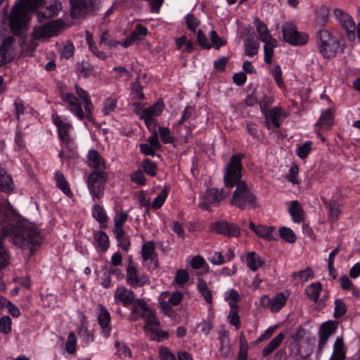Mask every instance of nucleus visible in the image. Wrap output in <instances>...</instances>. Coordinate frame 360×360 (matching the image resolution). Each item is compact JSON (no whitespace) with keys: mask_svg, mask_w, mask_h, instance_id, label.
Returning <instances> with one entry per match:
<instances>
[{"mask_svg":"<svg viewBox=\"0 0 360 360\" xmlns=\"http://www.w3.org/2000/svg\"><path fill=\"white\" fill-rule=\"evenodd\" d=\"M18 214L11 208L7 212L0 207V271L9 263V256L4 247V240L10 236L14 245L21 249H29L30 255L35 254L42 244L44 236L41 231L32 223L15 221Z\"/></svg>","mask_w":360,"mask_h":360,"instance_id":"obj_1","label":"nucleus"},{"mask_svg":"<svg viewBox=\"0 0 360 360\" xmlns=\"http://www.w3.org/2000/svg\"><path fill=\"white\" fill-rule=\"evenodd\" d=\"M244 157L245 155L241 153L233 155L224 167L223 176L225 188L231 192L235 188L230 200L231 204L241 210L255 208L257 206L256 195L242 179V160Z\"/></svg>","mask_w":360,"mask_h":360,"instance_id":"obj_2","label":"nucleus"},{"mask_svg":"<svg viewBox=\"0 0 360 360\" xmlns=\"http://www.w3.org/2000/svg\"><path fill=\"white\" fill-rule=\"evenodd\" d=\"M87 160L89 166L95 171L89 174L86 181L89 192L94 202H100L104 196L108 174L105 169V162L98 150L91 149L88 152Z\"/></svg>","mask_w":360,"mask_h":360,"instance_id":"obj_3","label":"nucleus"},{"mask_svg":"<svg viewBox=\"0 0 360 360\" xmlns=\"http://www.w3.org/2000/svg\"><path fill=\"white\" fill-rule=\"evenodd\" d=\"M43 0H18L8 16L9 27L15 36H21L27 29L30 14L42 7Z\"/></svg>","mask_w":360,"mask_h":360,"instance_id":"obj_4","label":"nucleus"},{"mask_svg":"<svg viewBox=\"0 0 360 360\" xmlns=\"http://www.w3.org/2000/svg\"><path fill=\"white\" fill-rule=\"evenodd\" d=\"M77 97L72 93L62 92L60 98L63 102L66 103L68 109L79 120H87L94 122L93 116L94 105L89 97V93L79 87L75 86Z\"/></svg>","mask_w":360,"mask_h":360,"instance_id":"obj_5","label":"nucleus"},{"mask_svg":"<svg viewBox=\"0 0 360 360\" xmlns=\"http://www.w3.org/2000/svg\"><path fill=\"white\" fill-rule=\"evenodd\" d=\"M319 53L325 58L335 57L340 44L337 38L333 37L326 30H320L316 33Z\"/></svg>","mask_w":360,"mask_h":360,"instance_id":"obj_6","label":"nucleus"},{"mask_svg":"<svg viewBox=\"0 0 360 360\" xmlns=\"http://www.w3.org/2000/svg\"><path fill=\"white\" fill-rule=\"evenodd\" d=\"M281 32L283 41L294 46H304L309 41L308 34L299 32L292 23L285 22L283 24Z\"/></svg>","mask_w":360,"mask_h":360,"instance_id":"obj_7","label":"nucleus"},{"mask_svg":"<svg viewBox=\"0 0 360 360\" xmlns=\"http://www.w3.org/2000/svg\"><path fill=\"white\" fill-rule=\"evenodd\" d=\"M333 15L345 30L347 40L351 42L354 41L356 24L352 15L340 8H335Z\"/></svg>","mask_w":360,"mask_h":360,"instance_id":"obj_8","label":"nucleus"},{"mask_svg":"<svg viewBox=\"0 0 360 360\" xmlns=\"http://www.w3.org/2000/svg\"><path fill=\"white\" fill-rule=\"evenodd\" d=\"M226 188L218 189L211 188L206 191L202 198L200 207L205 210H210L212 206L218 205L221 201L224 200L229 194L230 191H226Z\"/></svg>","mask_w":360,"mask_h":360,"instance_id":"obj_9","label":"nucleus"},{"mask_svg":"<svg viewBox=\"0 0 360 360\" xmlns=\"http://www.w3.org/2000/svg\"><path fill=\"white\" fill-rule=\"evenodd\" d=\"M131 314L143 319L148 324L156 326L160 323L153 311L148 307V304L142 299H136L134 304Z\"/></svg>","mask_w":360,"mask_h":360,"instance_id":"obj_10","label":"nucleus"},{"mask_svg":"<svg viewBox=\"0 0 360 360\" xmlns=\"http://www.w3.org/2000/svg\"><path fill=\"white\" fill-rule=\"evenodd\" d=\"M338 330V323L335 321L328 320L323 322L319 327L318 332L319 342L316 349L317 356H321L331 335Z\"/></svg>","mask_w":360,"mask_h":360,"instance_id":"obj_11","label":"nucleus"},{"mask_svg":"<svg viewBox=\"0 0 360 360\" xmlns=\"http://www.w3.org/2000/svg\"><path fill=\"white\" fill-rule=\"evenodd\" d=\"M210 230L211 232L217 233L228 238H237L240 236V229L237 224L230 223L224 219L212 222L210 224Z\"/></svg>","mask_w":360,"mask_h":360,"instance_id":"obj_12","label":"nucleus"},{"mask_svg":"<svg viewBox=\"0 0 360 360\" xmlns=\"http://www.w3.org/2000/svg\"><path fill=\"white\" fill-rule=\"evenodd\" d=\"M184 295L180 291L172 292L168 300L160 302V307L162 312L172 320H176L177 314L173 306L179 305L183 300Z\"/></svg>","mask_w":360,"mask_h":360,"instance_id":"obj_13","label":"nucleus"},{"mask_svg":"<svg viewBox=\"0 0 360 360\" xmlns=\"http://www.w3.org/2000/svg\"><path fill=\"white\" fill-rule=\"evenodd\" d=\"M52 121L57 128L59 140L67 148L70 149L72 139L69 134V131L72 128V124L68 122H64L60 116L57 114L52 115Z\"/></svg>","mask_w":360,"mask_h":360,"instance_id":"obj_14","label":"nucleus"},{"mask_svg":"<svg viewBox=\"0 0 360 360\" xmlns=\"http://www.w3.org/2000/svg\"><path fill=\"white\" fill-rule=\"evenodd\" d=\"M70 15L73 19L84 17L94 9V0H70Z\"/></svg>","mask_w":360,"mask_h":360,"instance_id":"obj_15","label":"nucleus"},{"mask_svg":"<svg viewBox=\"0 0 360 360\" xmlns=\"http://www.w3.org/2000/svg\"><path fill=\"white\" fill-rule=\"evenodd\" d=\"M15 41L13 36H8L2 40L0 45V67L13 60Z\"/></svg>","mask_w":360,"mask_h":360,"instance_id":"obj_16","label":"nucleus"},{"mask_svg":"<svg viewBox=\"0 0 360 360\" xmlns=\"http://www.w3.org/2000/svg\"><path fill=\"white\" fill-rule=\"evenodd\" d=\"M126 272V281L130 286L133 288L142 287L146 284L148 277L144 274H139L137 265H127Z\"/></svg>","mask_w":360,"mask_h":360,"instance_id":"obj_17","label":"nucleus"},{"mask_svg":"<svg viewBox=\"0 0 360 360\" xmlns=\"http://www.w3.org/2000/svg\"><path fill=\"white\" fill-rule=\"evenodd\" d=\"M115 300L120 302L123 307H127L129 305L135 304V293L132 290L127 288L124 285H119L114 295Z\"/></svg>","mask_w":360,"mask_h":360,"instance_id":"obj_18","label":"nucleus"},{"mask_svg":"<svg viewBox=\"0 0 360 360\" xmlns=\"http://www.w3.org/2000/svg\"><path fill=\"white\" fill-rule=\"evenodd\" d=\"M249 228L258 237L267 241L276 240L275 228L274 226H267L262 224L256 225L254 222L249 223Z\"/></svg>","mask_w":360,"mask_h":360,"instance_id":"obj_19","label":"nucleus"},{"mask_svg":"<svg viewBox=\"0 0 360 360\" xmlns=\"http://www.w3.org/2000/svg\"><path fill=\"white\" fill-rule=\"evenodd\" d=\"M262 114L266 118V127L268 129H271L270 124H273L276 128H279L281 125L280 117L286 116L284 110L280 106H275Z\"/></svg>","mask_w":360,"mask_h":360,"instance_id":"obj_20","label":"nucleus"},{"mask_svg":"<svg viewBox=\"0 0 360 360\" xmlns=\"http://www.w3.org/2000/svg\"><path fill=\"white\" fill-rule=\"evenodd\" d=\"M100 311L98 316V323L102 330V335L108 338L110 336L112 327L110 325L111 316L107 309L99 305Z\"/></svg>","mask_w":360,"mask_h":360,"instance_id":"obj_21","label":"nucleus"},{"mask_svg":"<svg viewBox=\"0 0 360 360\" xmlns=\"http://www.w3.org/2000/svg\"><path fill=\"white\" fill-rule=\"evenodd\" d=\"M59 29L60 26L58 22H52L35 30L33 34V37L35 39L49 38L54 36Z\"/></svg>","mask_w":360,"mask_h":360,"instance_id":"obj_22","label":"nucleus"},{"mask_svg":"<svg viewBox=\"0 0 360 360\" xmlns=\"http://www.w3.org/2000/svg\"><path fill=\"white\" fill-rule=\"evenodd\" d=\"M94 245L98 252H105L110 247V239L107 233L102 231H95L94 233Z\"/></svg>","mask_w":360,"mask_h":360,"instance_id":"obj_23","label":"nucleus"},{"mask_svg":"<svg viewBox=\"0 0 360 360\" xmlns=\"http://www.w3.org/2000/svg\"><path fill=\"white\" fill-rule=\"evenodd\" d=\"M155 246L153 241L144 243L141 248V256L144 261L150 260L155 267L158 266V254L155 251Z\"/></svg>","mask_w":360,"mask_h":360,"instance_id":"obj_24","label":"nucleus"},{"mask_svg":"<svg viewBox=\"0 0 360 360\" xmlns=\"http://www.w3.org/2000/svg\"><path fill=\"white\" fill-rule=\"evenodd\" d=\"M61 4L58 0H52L51 2L44 8L43 11H40L38 13L39 18L49 19L58 15L59 11L61 10Z\"/></svg>","mask_w":360,"mask_h":360,"instance_id":"obj_25","label":"nucleus"},{"mask_svg":"<svg viewBox=\"0 0 360 360\" xmlns=\"http://www.w3.org/2000/svg\"><path fill=\"white\" fill-rule=\"evenodd\" d=\"M14 189L15 184L11 176L4 169L0 168V191L10 195Z\"/></svg>","mask_w":360,"mask_h":360,"instance_id":"obj_26","label":"nucleus"},{"mask_svg":"<svg viewBox=\"0 0 360 360\" xmlns=\"http://www.w3.org/2000/svg\"><path fill=\"white\" fill-rule=\"evenodd\" d=\"M292 220L296 224H300L304 219V211L301 203L298 200H292L288 209Z\"/></svg>","mask_w":360,"mask_h":360,"instance_id":"obj_27","label":"nucleus"},{"mask_svg":"<svg viewBox=\"0 0 360 360\" xmlns=\"http://www.w3.org/2000/svg\"><path fill=\"white\" fill-rule=\"evenodd\" d=\"M347 349L342 338L338 337L333 345V351L329 360H345Z\"/></svg>","mask_w":360,"mask_h":360,"instance_id":"obj_28","label":"nucleus"},{"mask_svg":"<svg viewBox=\"0 0 360 360\" xmlns=\"http://www.w3.org/2000/svg\"><path fill=\"white\" fill-rule=\"evenodd\" d=\"M247 266L252 271H256L264 264V261L255 252H249L245 257Z\"/></svg>","mask_w":360,"mask_h":360,"instance_id":"obj_29","label":"nucleus"},{"mask_svg":"<svg viewBox=\"0 0 360 360\" xmlns=\"http://www.w3.org/2000/svg\"><path fill=\"white\" fill-rule=\"evenodd\" d=\"M333 110L332 108H328L321 113L315 125L320 127L321 129H328L333 125Z\"/></svg>","mask_w":360,"mask_h":360,"instance_id":"obj_30","label":"nucleus"},{"mask_svg":"<svg viewBox=\"0 0 360 360\" xmlns=\"http://www.w3.org/2000/svg\"><path fill=\"white\" fill-rule=\"evenodd\" d=\"M54 179L57 187L67 196L70 197L72 195V192L70 188L68 181L65 179L64 174L62 172L56 170L54 172Z\"/></svg>","mask_w":360,"mask_h":360,"instance_id":"obj_31","label":"nucleus"},{"mask_svg":"<svg viewBox=\"0 0 360 360\" xmlns=\"http://www.w3.org/2000/svg\"><path fill=\"white\" fill-rule=\"evenodd\" d=\"M264 46V60L266 64H271L273 61L274 55V49L278 46V41L275 38H272L263 41Z\"/></svg>","mask_w":360,"mask_h":360,"instance_id":"obj_32","label":"nucleus"},{"mask_svg":"<svg viewBox=\"0 0 360 360\" xmlns=\"http://www.w3.org/2000/svg\"><path fill=\"white\" fill-rule=\"evenodd\" d=\"M91 215L99 224L101 229L105 228V224L108 220V217L104 208L99 204H95L92 207Z\"/></svg>","mask_w":360,"mask_h":360,"instance_id":"obj_33","label":"nucleus"},{"mask_svg":"<svg viewBox=\"0 0 360 360\" xmlns=\"http://www.w3.org/2000/svg\"><path fill=\"white\" fill-rule=\"evenodd\" d=\"M197 290L208 304H213L212 292L208 288L207 282L202 278L198 279Z\"/></svg>","mask_w":360,"mask_h":360,"instance_id":"obj_34","label":"nucleus"},{"mask_svg":"<svg viewBox=\"0 0 360 360\" xmlns=\"http://www.w3.org/2000/svg\"><path fill=\"white\" fill-rule=\"evenodd\" d=\"M255 24L257 32L259 34V39L261 41H266L268 39L274 38L268 29L267 25L259 18L255 19Z\"/></svg>","mask_w":360,"mask_h":360,"instance_id":"obj_35","label":"nucleus"},{"mask_svg":"<svg viewBox=\"0 0 360 360\" xmlns=\"http://www.w3.org/2000/svg\"><path fill=\"white\" fill-rule=\"evenodd\" d=\"M171 187L169 184H165L164 186L163 189L162 191L154 198L150 206L154 210H158L160 209L164 203L165 202L169 193L170 191Z\"/></svg>","mask_w":360,"mask_h":360,"instance_id":"obj_36","label":"nucleus"},{"mask_svg":"<svg viewBox=\"0 0 360 360\" xmlns=\"http://www.w3.org/2000/svg\"><path fill=\"white\" fill-rule=\"evenodd\" d=\"M322 288V284L320 282H314L307 286L305 293L310 300L317 302L319 300Z\"/></svg>","mask_w":360,"mask_h":360,"instance_id":"obj_37","label":"nucleus"},{"mask_svg":"<svg viewBox=\"0 0 360 360\" xmlns=\"http://www.w3.org/2000/svg\"><path fill=\"white\" fill-rule=\"evenodd\" d=\"M287 297L283 292L276 293L271 299V311L278 313L285 306Z\"/></svg>","mask_w":360,"mask_h":360,"instance_id":"obj_38","label":"nucleus"},{"mask_svg":"<svg viewBox=\"0 0 360 360\" xmlns=\"http://www.w3.org/2000/svg\"><path fill=\"white\" fill-rule=\"evenodd\" d=\"M140 167L143 173L150 176L154 177L157 174V164L149 158L143 159L141 162Z\"/></svg>","mask_w":360,"mask_h":360,"instance_id":"obj_39","label":"nucleus"},{"mask_svg":"<svg viewBox=\"0 0 360 360\" xmlns=\"http://www.w3.org/2000/svg\"><path fill=\"white\" fill-rule=\"evenodd\" d=\"M324 203L327 204L329 210V219L333 221H336L341 214L339 202L336 200H330L328 202L326 201Z\"/></svg>","mask_w":360,"mask_h":360,"instance_id":"obj_40","label":"nucleus"},{"mask_svg":"<svg viewBox=\"0 0 360 360\" xmlns=\"http://www.w3.org/2000/svg\"><path fill=\"white\" fill-rule=\"evenodd\" d=\"M245 53L247 56L253 57L259 50V44L253 38H248L244 41Z\"/></svg>","mask_w":360,"mask_h":360,"instance_id":"obj_41","label":"nucleus"},{"mask_svg":"<svg viewBox=\"0 0 360 360\" xmlns=\"http://www.w3.org/2000/svg\"><path fill=\"white\" fill-rule=\"evenodd\" d=\"M239 307H235L231 305L230 311L228 314V321L229 323L235 326L236 330H238L241 326L240 318L238 314Z\"/></svg>","mask_w":360,"mask_h":360,"instance_id":"obj_42","label":"nucleus"},{"mask_svg":"<svg viewBox=\"0 0 360 360\" xmlns=\"http://www.w3.org/2000/svg\"><path fill=\"white\" fill-rule=\"evenodd\" d=\"M279 236L281 238L289 243L295 242L297 237L294 231L288 227L282 226L279 229Z\"/></svg>","mask_w":360,"mask_h":360,"instance_id":"obj_43","label":"nucleus"},{"mask_svg":"<svg viewBox=\"0 0 360 360\" xmlns=\"http://www.w3.org/2000/svg\"><path fill=\"white\" fill-rule=\"evenodd\" d=\"M139 77H137L136 81L131 83L130 86L133 98L139 100H143L144 99L145 96L143 92V86L139 82Z\"/></svg>","mask_w":360,"mask_h":360,"instance_id":"obj_44","label":"nucleus"},{"mask_svg":"<svg viewBox=\"0 0 360 360\" xmlns=\"http://www.w3.org/2000/svg\"><path fill=\"white\" fill-rule=\"evenodd\" d=\"M224 299L228 301L230 308L231 305L235 307H239L238 303L240 301L238 292L235 289H231L226 292Z\"/></svg>","mask_w":360,"mask_h":360,"instance_id":"obj_45","label":"nucleus"},{"mask_svg":"<svg viewBox=\"0 0 360 360\" xmlns=\"http://www.w3.org/2000/svg\"><path fill=\"white\" fill-rule=\"evenodd\" d=\"M313 142L307 141L297 148L296 154L301 159H305L312 150Z\"/></svg>","mask_w":360,"mask_h":360,"instance_id":"obj_46","label":"nucleus"},{"mask_svg":"<svg viewBox=\"0 0 360 360\" xmlns=\"http://www.w3.org/2000/svg\"><path fill=\"white\" fill-rule=\"evenodd\" d=\"M150 340L156 342H162L169 338V334L167 331L159 328H151Z\"/></svg>","mask_w":360,"mask_h":360,"instance_id":"obj_47","label":"nucleus"},{"mask_svg":"<svg viewBox=\"0 0 360 360\" xmlns=\"http://www.w3.org/2000/svg\"><path fill=\"white\" fill-rule=\"evenodd\" d=\"M77 338L73 332H70L67 341L65 342V350L70 354H74L76 352Z\"/></svg>","mask_w":360,"mask_h":360,"instance_id":"obj_48","label":"nucleus"},{"mask_svg":"<svg viewBox=\"0 0 360 360\" xmlns=\"http://www.w3.org/2000/svg\"><path fill=\"white\" fill-rule=\"evenodd\" d=\"M347 312V306L341 299H336L335 300V311L333 317L336 319L343 316Z\"/></svg>","mask_w":360,"mask_h":360,"instance_id":"obj_49","label":"nucleus"},{"mask_svg":"<svg viewBox=\"0 0 360 360\" xmlns=\"http://www.w3.org/2000/svg\"><path fill=\"white\" fill-rule=\"evenodd\" d=\"M158 132L160 136V139L164 143L167 144L172 143L174 142L175 139L171 134L170 130L168 127H159Z\"/></svg>","mask_w":360,"mask_h":360,"instance_id":"obj_50","label":"nucleus"},{"mask_svg":"<svg viewBox=\"0 0 360 360\" xmlns=\"http://www.w3.org/2000/svg\"><path fill=\"white\" fill-rule=\"evenodd\" d=\"M130 180L141 186L146 184V179L141 169L132 172L130 174Z\"/></svg>","mask_w":360,"mask_h":360,"instance_id":"obj_51","label":"nucleus"},{"mask_svg":"<svg viewBox=\"0 0 360 360\" xmlns=\"http://www.w3.org/2000/svg\"><path fill=\"white\" fill-rule=\"evenodd\" d=\"M292 277L295 279L299 278L301 282L304 283L309 278H312L314 277V272L311 268L308 267L304 270L294 272L292 274Z\"/></svg>","mask_w":360,"mask_h":360,"instance_id":"obj_52","label":"nucleus"},{"mask_svg":"<svg viewBox=\"0 0 360 360\" xmlns=\"http://www.w3.org/2000/svg\"><path fill=\"white\" fill-rule=\"evenodd\" d=\"M117 105V101L115 98L112 97H109L105 100L103 103V108L102 109V112L105 115H109L110 112H113Z\"/></svg>","mask_w":360,"mask_h":360,"instance_id":"obj_53","label":"nucleus"},{"mask_svg":"<svg viewBox=\"0 0 360 360\" xmlns=\"http://www.w3.org/2000/svg\"><path fill=\"white\" fill-rule=\"evenodd\" d=\"M87 43L89 45V51L100 60H105L108 58V55L103 51H99L94 41L87 39Z\"/></svg>","mask_w":360,"mask_h":360,"instance_id":"obj_54","label":"nucleus"},{"mask_svg":"<svg viewBox=\"0 0 360 360\" xmlns=\"http://www.w3.org/2000/svg\"><path fill=\"white\" fill-rule=\"evenodd\" d=\"M78 335L82 340L86 343L94 341L93 335L88 330V327L84 323H82L78 330Z\"/></svg>","mask_w":360,"mask_h":360,"instance_id":"obj_55","label":"nucleus"},{"mask_svg":"<svg viewBox=\"0 0 360 360\" xmlns=\"http://www.w3.org/2000/svg\"><path fill=\"white\" fill-rule=\"evenodd\" d=\"M11 319L8 316H4L0 319V332L8 334L11 332Z\"/></svg>","mask_w":360,"mask_h":360,"instance_id":"obj_56","label":"nucleus"},{"mask_svg":"<svg viewBox=\"0 0 360 360\" xmlns=\"http://www.w3.org/2000/svg\"><path fill=\"white\" fill-rule=\"evenodd\" d=\"M274 103V98L268 96L266 94H264L261 99L259 101V105L260 107V110L262 113H265L269 110V106L272 105Z\"/></svg>","mask_w":360,"mask_h":360,"instance_id":"obj_57","label":"nucleus"},{"mask_svg":"<svg viewBox=\"0 0 360 360\" xmlns=\"http://www.w3.org/2000/svg\"><path fill=\"white\" fill-rule=\"evenodd\" d=\"M120 44V41L114 40L110 38L108 31L102 33L100 40V45L104 44L110 48L116 47Z\"/></svg>","mask_w":360,"mask_h":360,"instance_id":"obj_58","label":"nucleus"},{"mask_svg":"<svg viewBox=\"0 0 360 360\" xmlns=\"http://www.w3.org/2000/svg\"><path fill=\"white\" fill-rule=\"evenodd\" d=\"M197 43L202 49H210L212 47V44H210L208 41V39L205 34V33L199 30L197 32Z\"/></svg>","mask_w":360,"mask_h":360,"instance_id":"obj_59","label":"nucleus"},{"mask_svg":"<svg viewBox=\"0 0 360 360\" xmlns=\"http://www.w3.org/2000/svg\"><path fill=\"white\" fill-rule=\"evenodd\" d=\"M271 74L274 77V79L276 83V84L281 88L283 85V72L281 68V65H276L273 67L271 70Z\"/></svg>","mask_w":360,"mask_h":360,"instance_id":"obj_60","label":"nucleus"},{"mask_svg":"<svg viewBox=\"0 0 360 360\" xmlns=\"http://www.w3.org/2000/svg\"><path fill=\"white\" fill-rule=\"evenodd\" d=\"M246 131L254 139L259 140L260 139V133L257 124L250 122L245 124Z\"/></svg>","mask_w":360,"mask_h":360,"instance_id":"obj_61","label":"nucleus"},{"mask_svg":"<svg viewBox=\"0 0 360 360\" xmlns=\"http://www.w3.org/2000/svg\"><path fill=\"white\" fill-rule=\"evenodd\" d=\"M299 174V167L297 165H293L289 169V172L287 174V180L292 184H298L300 181L297 179Z\"/></svg>","mask_w":360,"mask_h":360,"instance_id":"obj_62","label":"nucleus"},{"mask_svg":"<svg viewBox=\"0 0 360 360\" xmlns=\"http://www.w3.org/2000/svg\"><path fill=\"white\" fill-rule=\"evenodd\" d=\"M175 282L180 285H185L189 281V275L186 270L179 269L177 271L175 278Z\"/></svg>","mask_w":360,"mask_h":360,"instance_id":"obj_63","label":"nucleus"},{"mask_svg":"<svg viewBox=\"0 0 360 360\" xmlns=\"http://www.w3.org/2000/svg\"><path fill=\"white\" fill-rule=\"evenodd\" d=\"M159 356L161 360H176L175 355L168 347L164 346L159 348Z\"/></svg>","mask_w":360,"mask_h":360,"instance_id":"obj_64","label":"nucleus"}]
</instances>
